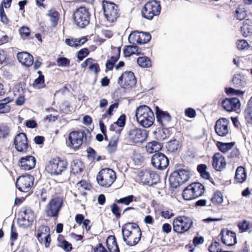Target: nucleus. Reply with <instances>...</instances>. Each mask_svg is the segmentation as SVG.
Listing matches in <instances>:
<instances>
[{
    "label": "nucleus",
    "instance_id": "1",
    "mask_svg": "<svg viewBox=\"0 0 252 252\" xmlns=\"http://www.w3.org/2000/svg\"><path fill=\"white\" fill-rule=\"evenodd\" d=\"M123 239L129 246L137 244L142 236V231L139 225L135 222H127L122 228Z\"/></svg>",
    "mask_w": 252,
    "mask_h": 252
},
{
    "label": "nucleus",
    "instance_id": "2",
    "mask_svg": "<svg viewBox=\"0 0 252 252\" xmlns=\"http://www.w3.org/2000/svg\"><path fill=\"white\" fill-rule=\"evenodd\" d=\"M135 117L137 123L142 127H150L155 121V116L152 109L147 105H141L137 108Z\"/></svg>",
    "mask_w": 252,
    "mask_h": 252
},
{
    "label": "nucleus",
    "instance_id": "3",
    "mask_svg": "<svg viewBox=\"0 0 252 252\" xmlns=\"http://www.w3.org/2000/svg\"><path fill=\"white\" fill-rule=\"evenodd\" d=\"M173 231L178 234H184L193 227L191 218L186 216H179L174 219L172 222Z\"/></svg>",
    "mask_w": 252,
    "mask_h": 252
},
{
    "label": "nucleus",
    "instance_id": "4",
    "mask_svg": "<svg viewBox=\"0 0 252 252\" xmlns=\"http://www.w3.org/2000/svg\"><path fill=\"white\" fill-rule=\"evenodd\" d=\"M63 204V197L58 196L52 197L45 208L46 216L49 218H58Z\"/></svg>",
    "mask_w": 252,
    "mask_h": 252
},
{
    "label": "nucleus",
    "instance_id": "5",
    "mask_svg": "<svg viewBox=\"0 0 252 252\" xmlns=\"http://www.w3.org/2000/svg\"><path fill=\"white\" fill-rule=\"evenodd\" d=\"M73 18L77 27L80 28L86 27L90 22V14L89 10L84 7L78 8L74 12Z\"/></svg>",
    "mask_w": 252,
    "mask_h": 252
},
{
    "label": "nucleus",
    "instance_id": "6",
    "mask_svg": "<svg viewBox=\"0 0 252 252\" xmlns=\"http://www.w3.org/2000/svg\"><path fill=\"white\" fill-rule=\"evenodd\" d=\"M148 133L146 130L133 127L128 131L126 139L130 143L139 144L146 141Z\"/></svg>",
    "mask_w": 252,
    "mask_h": 252
},
{
    "label": "nucleus",
    "instance_id": "7",
    "mask_svg": "<svg viewBox=\"0 0 252 252\" xmlns=\"http://www.w3.org/2000/svg\"><path fill=\"white\" fill-rule=\"evenodd\" d=\"M160 10L161 6L159 2L156 0H152L145 4L142 9L141 13L145 18L151 20L154 16L158 15Z\"/></svg>",
    "mask_w": 252,
    "mask_h": 252
},
{
    "label": "nucleus",
    "instance_id": "8",
    "mask_svg": "<svg viewBox=\"0 0 252 252\" xmlns=\"http://www.w3.org/2000/svg\"><path fill=\"white\" fill-rule=\"evenodd\" d=\"M35 236L38 241L40 244H44L46 248H48L50 247L51 237L50 229L48 226L41 225L38 226L35 231Z\"/></svg>",
    "mask_w": 252,
    "mask_h": 252
},
{
    "label": "nucleus",
    "instance_id": "9",
    "mask_svg": "<svg viewBox=\"0 0 252 252\" xmlns=\"http://www.w3.org/2000/svg\"><path fill=\"white\" fill-rule=\"evenodd\" d=\"M85 138H86V134L84 131H72L68 137L67 146L76 151L82 145Z\"/></svg>",
    "mask_w": 252,
    "mask_h": 252
},
{
    "label": "nucleus",
    "instance_id": "10",
    "mask_svg": "<svg viewBox=\"0 0 252 252\" xmlns=\"http://www.w3.org/2000/svg\"><path fill=\"white\" fill-rule=\"evenodd\" d=\"M34 181V178L31 174H23L17 178L16 186L20 191L27 192L33 186Z\"/></svg>",
    "mask_w": 252,
    "mask_h": 252
},
{
    "label": "nucleus",
    "instance_id": "11",
    "mask_svg": "<svg viewBox=\"0 0 252 252\" xmlns=\"http://www.w3.org/2000/svg\"><path fill=\"white\" fill-rule=\"evenodd\" d=\"M67 163L59 158H53L46 164L45 171L48 173H62L66 168Z\"/></svg>",
    "mask_w": 252,
    "mask_h": 252
},
{
    "label": "nucleus",
    "instance_id": "12",
    "mask_svg": "<svg viewBox=\"0 0 252 252\" xmlns=\"http://www.w3.org/2000/svg\"><path fill=\"white\" fill-rule=\"evenodd\" d=\"M107 251L102 243H99L94 248V252H120L116 237L109 236L106 240Z\"/></svg>",
    "mask_w": 252,
    "mask_h": 252
},
{
    "label": "nucleus",
    "instance_id": "13",
    "mask_svg": "<svg viewBox=\"0 0 252 252\" xmlns=\"http://www.w3.org/2000/svg\"><path fill=\"white\" fill-rule=\"evenodd\" d=\"M218 240L227 246H232L237 243L236 233L227 228H222L218 236Z\"/></svg>",
    "mask_w": 252,
    "mask_h": 252
},
{
    "label": "nucleus",
    "instance_id": "14",
    "mask_svg": "<svg viewBox=\"0 0 252 252\" xmlns=\"http://www.w3.org/2000/svg\"><path fill=\"white\" fill-rule=\"evenodd\" d=\"M104 14L107 20L113 22L119 17L118 6L114 3L103 1Z\"/></svg>",
    "mask_w": 252,
    "mask_h": 252
},
{
    "label": "nucleus",
    "instance_id": "15",
    "mask_svg": "<svg viewBox=\"0 0 252 252\" xmlns=\"http://www.w3.org/2000/svg\"><path fill=\"white\" fill-rule=\"evenodd\" d=\"M23 214L18 218L19 225L23 228H27L32 225L34 219L33 211L30 207L23 208Z\"/></svg>",
    "mask_w": 252,
    "mask_h": 252
},
{
    "label": "nucleus",
    "instance_id": "16",
    "mask_svg": "<svg viewBox=\"0 0 252 252\" xmlns=\"http://www.w3.org/2000/svg\"><path fill=\"white\" fill-rule=\"evenodd\" d=\"M133 178L136 182L149 186L156 184L160 180L159 174H135Z\"/></svg>",
    "mask_w": 252,
    "mask_h": 252
},
{
    "label": "nucleus",
    "instance_id": "17",
    "mask_svg": "<svg viewBox=\"0 0 252 252\" xmlns=\"http://www.w3.org/2000/svg\"><path fill=\"white\" fill-rule=\"evenodd\" d=\"M136 80L131 71H126L118 78V83L123 88H131L134 86Z\"/></svg>",
    "mask_w": 252,
    "mask_h": 252
},
{
    "label": "nucleus",
    "instance_id": "18",
    "mask_svg": "<svg viewBox=\"0 0 252 252\" xmlns=\"http://www.w3.org/2000/svg\"><path fill=\"white\" fill-rule=\"evenodd\" d=\"M151 38V35L147 32H133L128 36V41L130 43L140 44L148 42Z\"/></svg>",
    "mask_w": 252,
    "mask_h": 252
},
{
    "label": "nucleus",
    "instance_id": "19",
    "mask_svg": "<svg viewBox=\"0 0 252 252\" xmlns=\"http://www.w3.org/2000/svg\"><path fill=\"white\" fill-rule=\"evenodd\" d=\"M229 124V121L226 118H220L218 120L215 126L216 133L221 137L227 136L230 131Z\"/></svg>",
    "mask_w": 252,
    "mask_h": 252
},
{
    "label": "nucleus",
    "instance_id": "20",
    "mask_svg": "<svg viewBox=\"0 0 252 252\" xmlns=\"http://www.w3.org/2000/svg\"><path fill=\"white\" fill-rule=\"evenodd\" d=\"M153 166L158 169L163 170L168 165L167 157L161 153H158L154 155L151 159Z\"/></svg>",
    "mask_w": 252,
    "mask_h": 252
},
{
    "label": "nucleus",
    "instance_id": "21",
    "mask_svg": "<svg viewBox=\"0 0 252 252\" xmlns=\"http://www.w3.org/2000/svg\"><path fill=\"white\" fill-rule=\"evenodd\" d=\"M14 144L16 149L20 152L25 153L28 148V139L26 134L20 133L16 135Z\"/></svg>",
    "mask_w": 252,
    "mask_h": 252
},
{
    "label": "nucleus",
    "instance_id": "22",
    "mask_svg": "<svg viewBox=\"0 0 252 252\" xmlns=\"http://www.w3.org/2000/svg\"><path fill=\"white\" fill-rule=\"evenodd\" d=\"M189 174H169L168 179L171 186L177 188L188 181Z\"/></svg>",
    "mask_w": 252,
    "mask_h": 252
},
{
    "label": "nucleus",
    "instance_id": "23",
    "mask_svg": "<svg viewBox=\"0 0 252 252\" xmlns=\"http://www.w3.org/2000/svg\"><path fill=\"white\" fill-rule=\"evenodd\" d=\"M222 106L227 111H235L239 109L241 104L238 98H226L222 103Z\"/></svg>",
    "mask_w": 252,
    "mask_h": 252
},
{
    "label": "nucleus",
    "instance_id": "24",
    "mask_svg": "<svg viewBox=\"0 0 252 252\" xmlns=\"http://www.w3.org/2000/svg\"><path fill=\"white\" fill-rule=\"evenodd\" d=\"M156 114L157 121L163 127L169 126L171 121V116L168 113L162 111L157 106L156 107Z\"/></svg>",
    "mask_w": 252,
    "mask_h": 252
},
{
    "label": "nucleus",
    "instance_id": "25",
    "mask_svg": "<svg viewBox=\"0 0 252 252\" xmlns=\"http://www.w3.org/2000/svg\"><path fill=\"white\" fill-rule=\"evenodd\" d=\"M116 179V174H97L96 177L98 184L105 187L110 186Z\"/></svg>",
    "mask_w": 252,
    "mask_h": 252
},
{
    "label": "nucleus",
    "instance_id": "26",
    "mask_svg": "<svg viewBox=\"0 0 252 252\" xmlns=\"http://www.w3.org/2000/svg\"><path fill=\"white\" fill-rule=\"evenodd\" d=\"M213 160V166L218 171H221L226 165L224 157L220 153H216L214 155Z\"/></svg>",
    "mask_w": 252,
    "mask_h": 252
},
{
    "label": "nucleus",
    "instance_id": "27",
    "mask_svg": "<svg viewBox=\"0 0 252 252\" xmlns=\"http://www.w3.org/2000/svg\"><path fill=\"white\" fill-rule=\"evenodd\" d=\"M18 61L27 66H30L33 64V57L32 55L26 52H22L17 54Z\"/></svg>",
    "mask_w": 252,
    "mask_h": 252
},
{
    "label": "nucleus",
    "instance_id": "28",
    "mask_svg": "<svg viewBox=\"0 0 252 252\" xmlns=\"http://www.w3.org/2000/svg\"><path fill=\"white\" fill-rule=\"evenodd\" d=\"M35 158L32 156H29L21 158V166L24 170H29L35 166Z\"/></svg>",
    "mask_w": 252,
    "mask_h": 252
},
{
    "label": "nucleus",
    "instance_id": "29",
    "mask_svg": "<svg viewBox=\"0 0 252 252\" xmlns=\"http://www.w3.org/2000/svg\"><path fill=\"white\" fill-rule=\"evenodd\" d=\"M201 177L209 180L215 186H220L222 184L221 174H200Z\"/></svg>",
    "mask_w": 252,
    "mask_h": 252
},
{
    "label": "nucleus",
    "instance_id": "30",
    "mask_svg": "<svg viewBox=\"0 0 252 252\" xmlns=\"http://www.w3.org/2000/svg\"><path fill=\"white\" fill-rule=\"evenodd\" d=\"M189 185L196 198L203 194L205 191V188L202 184L199 182H194Z\"/></svg>",
    "mask_w": 252,
    "mask_h": 252
},
{
    "label": "nucleus",
    "instance_id": "31",
    "mask_svg": "<svg viewBox=\"0 0 252 252\" xmlns=\"http://www.w3.org/2000/svg\"><path fill=\"white\" fill-rule=\"evenodd\" d=\"M241 32L244 36H248L252 34V22L249 19L245 20L241 28Z\"/></svg>",
    "mask_w": 252,
    "mask_h": 252
},
{
    "label": "nucleus",
    "instance_id": "32",
    "mask_svg": "<svg viewBox=\"0 0 252 252\" xmlns=\"http://www.w3.org/2000/svg\"><path fill=\"white\" fill-rule=\"evenodd\" d=\"M210 200L214 206L220 205L223 201L221 192L219 190L215 191L213 193Z\"/></svg>",
    "mask_w": 252,
    "mask_h": 252
},
{
    "label": "nucleus",
    "instance_id": "33",
    "mask_svg": "<svg viewBox=\"0 0 252 252\" xmlns=\"http://www.w3.org/2000/svg\"><path fill=\"white\" fill-rule=\"evenodd\" d=\"M238 227L241 233L248 231L249 233L252 232V223L247 220H243L238 224Z\"/></svg>",
    "mask_w": 252,
    "mask_h": 252
},
{
    "label": "nucleus",
    "instance_id": "34",
    "mask_svg": "<svg viewBox=\"0 0 252 252\" xmlns=\"http://www.w3.org/2000/svg\"><path fill=\"white\" fill-rule=\"evenodd\" d=\"M47 15L50 18L51 26L53 27H55L60 18L59 13L56 10L52 9L49 10Z\"/></svg>",
    "mask_w": 252,
    "mask_h": 252
},
{
    "label": "nucleus",
    "instance_id": "35",
    "mask_svg": "<svg viewBox=\"0 0 252 252\" xmlns=\"http://www.w3.org/2000/svg\"><path fill=\"white\" fill-rule=\"evenodd\" d=\"M124 53L125 56L129 57L132 54L139 55L141 53V51L136 45H128L124 49Z\"/></svg>",
    "mask_w": 252,
    "mask_h": 252
},
{
    "label": "nucleus",
    "instance_id": "36",
    "mask_svg": "<svg viewBox=\"0 0 252 252\" xmlns=\"http://www.w3.org/2000/svg\"><path fill=\"white\" fill-rule=\"evenodd\" d=\"M119 137L117 134L113 136L107 146V150L110 153L115 152L117 149Z\"/></svg>",
    "mask_w": 252,
    "mask_h": 252
},
{
    "label": "nucleus",
    "instance_id": "37",
    "mask_svg": "<svg viewBox=\"0 0 252 252\" xmlns=\"http://www.w3.org/2000/svg\"><path fill=\"white\" fill-rule=\"evenodd\" d=\"M146 149L148 153H153L159 151L161 149V146L158 142L153 141L146 145Z\"/></svg>",
    "mask_w": 252,
    "mask_h": 252
},
{
    "label": "nucleus",
    "instance_id": "38",
    "mask_svg": "<svg viewBox=\"0 0 252 252\" xmlns=\"http://www.w3.org/2000/svg\"><path fill=\"white\" fill-rule=\"evenodd\" d=\"M87 41L85 37L81 39H66L65 43L69 46L76 47L83 44Z\"/></svg>",
    "mask_w": 252,
    "mask_h": 252
},
{
    "label": "nucleus",
    "instance_id": "39",
    "mask_svg": "<svg viewBox=\"0 0 252 252\" xmlns=\"http://www.w3.org/2000/svg\"><path fill=\"white\" fill-rule=\"evenodd\" d=\"M182 195L183 199L185 200H191L196 198L189 185L184 189L182 191Z\"/></svg>",
    "mask_w": 252,
    "mask_h": 252
},
{
    "label": "nucleus",
    "instance_id": "40",
    "mask_svg": "<svg viewBox=\"0 0 252 252\" xmlns=\"http://www.w3.org/2000/svg\"><path fill=\"white\" fill-rule=\"evenodd\" d=\"M234 145V143H223L221 142H218L217 146L219 149L222 153H226L232 148Z\"/></svg>",
    "mask_w": 252,
    "mask_h": 252
},
{
    "label": "nucleus",
    "instance_id": "41",
    "mask_svg": "<svg viewBox=\"0 0 252 252\" xmlns=\"http://www.w3.org/2000/svg\"><path fill=\"white\" fill-rule=\"evenodd\" d=\"M11 100L8 98H5L0 101V114L8 113L10 110V107L8 103Z\"/></svg>",
    "mask_w": 252,
    "mask_h": 252
},
{
    "label": "nucleus",
    "instance_id": "42",
    "mask_svg": "<svg viewBox=\"0 0 252 252\" xmlns=\"http://www.w3.org/2000/svg\"><path fill=\"white\" fill-rule=\"evenodd\" d=\"M136 201V198L133 195H130L119 199H116L115 202L119 204H122L126 205H128L132 201Z\"/></svg>",
    "mask_w": 252,
    "mask_h": 252
},
{
    "label": "nucleus",
    "instance_id": "43",
    "mask_svg": "<svg viewBox=\"0 0 252 252\" xmlns=\"http://www.w3.org/2000/svg\"><path fill=\"white\" fill-rule=\"evenodd\" d=\"M39 74L38 77L36 78L33 84V86L35 89H40L44 87V77L43 75L41 74L40 71H38Z\"/></svg>",
    "mask_w": 252,
    "mask_h": 252
},
{
    "label": "nucleus",
    "instance_id": "44",
    "mask_svg": "<svg viewBox=\"0 0 252 252\" xmlns=\"http://www.w3.org/2000/svg\"><path fill=\"white\" fill-rule=\"evenodd\" d=\"M137 63L142 67H149L151 65L150 60L146 57H141L137 58Z\"/></svg>",
    "mask_w": 252,
    "mask_h": 252
},
{
    "label": "nucleus",
    "instance_id": "45",
    "mask_svg": "<svg viewBox=\"0 0 252 252\" xmlns=\"http://www.w3.org/2000/svg\"><path fill=\"white\" fill-rule=\"evenodd\" d=\"M111 210L113 214L117 219H120L121 217V210L117 203H113L111 206Z\"/></svg>",
    "mask_w": 252,
    "mask_h": 252
},
{
    "label": "nucleus",
    "instance_id": "46",
    "mask_svg": "<svg viewBox=\"0 0 252 252\" xmlns=\"http://www.w3.org/2000/svg\"><path fill=\"white\" fill-rule=\"evenodd\" d=\"M183 172L189 173L193 172V171L190 168L184 165H180L176 167L173 173H179L180 172Z\"/></svg>",
    "mask_w": 252,
    "mask_h": 252
},
{
    "label": "nucleus",
    "instance_id": "47",
    "mask_svg": "<svg viewBox=\"0 0 252 252\" xmlns=\"http://www.w3.org/2000/svg\"><path fill=\"white\" fill-rule=\"evenodd\" d=\"M246 16V11L242 8L238 7L236 10L235 17L238 20H242L245 18Z\"/></svg>",
    "mask_w": 252,
    "mask_h": 252
},
{
    "label": "nucleus",
    "instance_id": "48",
    "mask_svg": "<svg viewBox=\"0 0 252 252\" xmlns=\"http://www.w3.org/2000/svg\"><path fill=\"white\" fill-rule=\"evenodd\" d=\"M57 64L60 66H68L70 64L69 59L64 57H60L57 60Z\"/></svg>",
    "mask_w": 252,
    "mask_h": 252
},
{
    "label": "nucleus",
    "instance_id": "49",
    "mask_svg": "<svg viewBox=\"0 0 252 252\" xmlns=\"http://www.w3.org/2000/svg\"><path fill=\"white\" fill-rule=\"evenodd\" d=\"M77 185H80L85 190H90L92 188L91 183L85 180H81L77 184Z\"/></svg>",
    "mask_w": 252,
    "mask_h": 252
},
{
    "label": "nucleus",
    "instance_id": "50",
    "mask_svg": "<svg viewBox=\"0 0 252 252\" xmlns=\"http://www.w3.org/2000/svg\"><path fill=\"white\" fill-rule=\"evenodd\" d=\"M63 243H61V245H59V247L62 248L66 252H69L72 250V244L66 240L65 241H63Z\"/></svg>",
    "mask_w": 252,
    "mask_h": 252
},
{
    "label": "nucleus",
    "instance_id": "51",
    "mask_svg": "<svg viewBox=\"0 0 252 252\" xmlns=\"http://www.w3.org/2000/svg\"><path fill=\"white\" fill-rule=\"evenodd\" d=\"M209 251L210 252H220L221 251L219 243L216 241L212 243L209 247Z\"/></svg>",
    "mask_w": 252,
    "mask_h": 252
},
{
    "label": "nucleus",
    "instance_id": "52",
    "mask_svg": "<svg viewBox=\"0 0 252 252\" xmlns=\"http://www.w3.org/2000/svg\"><path fill=\"white\" fill-rule=\"evenodd\" d=\"M49 110L53 112V114L47 115L46 120H48L49 122H54L57 119L58 116V112L52 108Z\"/></svg>",
    "mask_w": 252,
    "mask_h": 252
},
{
    "label": "nucleus",
    "instance_id": "53",
    "mask_svg": "<svg viewBox=\"0 0 252 252\" xmlns=\"http://www.w3.org/2000/svg\"><path fill=\"white\" fill-rule=\"evenodd\" d=\"M126 116L125 114L120 116L115 124L119 127H124L126 124Z\"/></svg>",
    "mask_w": 252,
    "mask_h": 252
},
{
    "label": "nucleus",
    "instance_id": "54",
    "mask_svg": "<svg viewBox=\"0 0 252 252\" xmlns=\"http://www.w3.org/2000/svg\"><path fill=\"white\" fill-rule=\"evenodd\" d=\"M18 238V233H17L16 228L14 226V223H12L11 226V235L10 240L11 241H15Z\"/></svg>",
    "mask_w": 252,
    "mask_h": 252
},
{
    "label": "nucleus",
    "instance_id": "55",
    "mask_svg": "<svg viewBox=\"0 0 252 252\" xmlns=\"http://www.w3.org/2000/svg\"><path fill=\"white\" fill-rule=\"evenodd\" d=\"M30 32L31 31L27 27H22L20 29V33L22 37L28 36Z\"/></svg>",
    "mask_w": 252,
    "mask_h": 252
},
{
    "label": "nucleus",
    "instance_id": "56",
    "mask_svg": "<svg viewBox=\"0 0 252 252\" xmlns=\"http://www.w3.org/2000/svg\"><path fill=\"white\" fill-rule=\"evenodd\" d=\"M237 48L239 50H244L248 47V43L245 40H240L237 44Z\"/></svg>",
    "mask_w": 252,
    "mask_h": 252
},
{
    "label": "nucleus",
    "instance_id": "57",
    "mask_svg": "<svg viewBox=\"0 0 252 252\" xmlns=\"http://www.w3.org/2000/svg\"><path fill=\"white\" fill-rule=\"evenodd\" d=\"M235 181L237 183H242L247 178V174H235Z\"/></svg>",
    "mask_w": 252,
    "mask_h": 252
},
{
    "label": "nucleus",
    "instance_id": "58",
    "mask_svg": "<svg viewBox=\"0 0 252 252\" xmlns=\"http://www.w3.org/2000/svg\"><path fill=\"white\" fill-rule=\"evenodd\" d=\"M89 53V50L87 48L81 49L78 53V59L80 60H82Z\"/></svg>",
    "mask_w": 252,
    "mask_h": 252
},
{
    "label": "nucleus",
    "instance_id": "59",
    "mask_svg": "<svg viewBox=\"0 0 252 252\" xmlns=\"http://www.w3.org/2000/svg\"><path fill=\"white\" fill-rule=\"evenodd\" d=\"M95 63L94 59L92 58H88L81 64V66L82 68H85L87 66L91 67L92 65L94 64Z\"/></svg>",
    "mask_w": 252,
    "mask_h": 252
},
{
    "label": "nucleus",
    "instance_id": "60",
    "mask_svg": "<svg viewBox=\"0 0 252 252\" xmlns=\"http://www.w3.org/2000/svg\"><path fill=\"white\" fill-rule=\"evenodd\" d=\"M86 219L84 216L81 214H77L75 217V220L79 225L83 223Z\"/></svg>",
    "mask_w": 252,
    "mask_h": 252
},
{
    "label": "nucleus",
    "instance_id": "61",
    "mask_svg": "<svg viewBox=\"0 0 252 252\" xmlns=\"http://www.w3.org/2000/svg\"><path fill=\"white\" fill-rule=\"evenodd\" d=\"M204 241V238L202 236H195L192 240L193 245L196 247L198 245L203 243Z\"/></svg>",
    "mask_w": 252,
    "mask_h": 252
},
{
    "label": "nucleus",
    "instance_id": "62",
    "mask_svg": "<svg viewBox=\"0 0 252 252\" xmlns=\"http://www.w3.org/2000/svg\"><path fill=\"white\" fill-rule=\"evenodd\" d=\"M161 216L167 219H169L174 216V214L172 213V210H163L161 212Z\"/></svg>",
    "mask_w": 252,
    "mask_h": 252
},
{
    "label": "nucleus",
    "instance_id": "63",
    "mask_svg": "<svg viewBox=\"0 0 252 252\" xmlns=\"http://www.w3.org/2000/svg\"><path fill=\"white\" fill-rule=\"evenodd\" d=\"M0 17L1 21L4 24L8 23V19L2 7H0Z\"/></svg>",
    "mask_w": 252,
    "mask_h": 252
},
{
    "label": "nucleus",
    "instance_id": "64",
    "mask_svg": "<svg viewBox=\"0 0 252 252\" xmlns=\"http://www.w3.org/2000/svg\"><path fill=\"white\" fill-rule=\"evenodd\" d=\"M245 119L249 123H252V111L245 110Z\"/></svg>",
    "mask_w": 252,
    "mask_h": 252
}]
</instances>
